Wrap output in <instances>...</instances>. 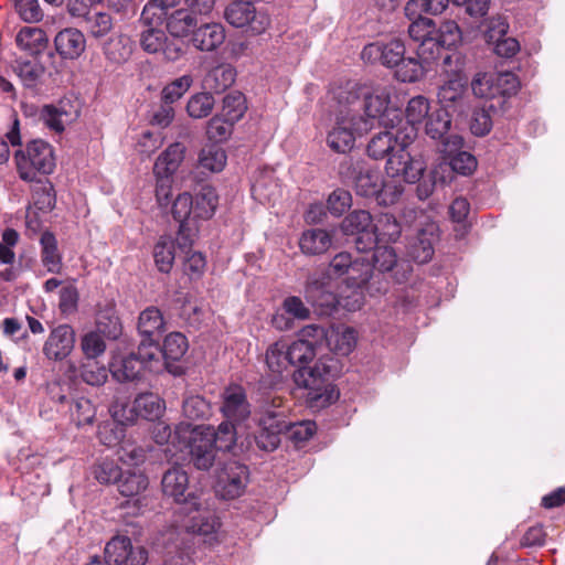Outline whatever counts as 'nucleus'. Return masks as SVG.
<instances>
[{
    "instance_id": "nucleus-1",
    "label": "nucleus",
    "mask_w": 565,
    "mask_h": 565,
    "mask_svg": "<svg viewBox=\"0 0 565 565\" xmlns=\"http://www.w3.org/2000/svg\"><path fill=\"white\" fill-rule=\"evenodd\" d=\"M331 96L356 117L355 129L359 132H369L376 125L393 128L394 122L401 120L397 110L388 107L391 93L387 87L369 88L348 82L333 88Z\"/></svg>"
},
{
    "instance_id": "nucleus-2",
    "label": "nucleus",
    "mask_w": 565,
    "mask_h": 565,
    "mask_svg": "<svg viewBox=\"0 0 565 565\" xmlns=\"http://www.w3.org/2000/svg\"><path fill=\"white\" fill-rule=\"evenodd\" d=\"M334 361L320 358L313 366H300L294 373L296 386L303 390V397L310 408H324L339 398V392L331 382Z\"/></svg>"
},
{
    "instance_id": "nucleus-3",
    "label": "nucleus",
    "mask_w": 565,
    "mask_h": 565,
    "mask_svg": "<svg viewBox=\"0 0 565 565\" xmlns=\"http://www.w3.org/2000/svg\"><path fill=\"white\" fill-rule=\"evenodd\" d=\"M14 161L20 178L32 182L38 174H50L55 168V158L52 147L43 140L29 142L25 149L18 150Z\"/></svg>"
},
{
    "instance_id": "nucleus-4",
    "label": "nucleus",
    "mask_w": 565,
    "mask_h": 565,
    "mask_svg": "<svg viewBox=\"0 0 565 565\" xmlns=\"http://www.w3.org/2000/svg\"><path fill=\"white\" fill-rule=\"evenodd\" d=\"M225 20L234 28L245 29L246 32L258 35L270 25L269 14L265 9H258L250 1L236 0L224 11Z\"/></svg>"
},
{
    "instance_id": "nucleus-5",
    "label": "nucleus",
    "mask_w": 565,
    "mask_h": 565,
    "mask_svg": "<svg viewBox=\"0 0 565 565\" xmlns=\"http://www.w3.org/2000/svg\"><path fill=\"white\" fill-rule=\"evenodd\" d=\"M415 139L414 130L405 135L402 148L394 152L386 162V172L392 177H402L408 183L417 182L423 175L426 163L422 156L412 154L407 148Z\"/></svg>"
},
{
    "instance_id": "nucleus-6",
    "label": "nucleus",
    "mask_w": 565,
    "mask_h": 565,
    "mask_svg": "<svg viewBox=\"0 0 565 565\" xmlns=\"http://www.w3.org/2000/svg\"><path fill=\"white\" fill-rule=\"evenodd\" d=\"M140 45L149 54H161L169 62H175L185 53V44L181 40L169 39L166 32L154 24H142Z\"/></svg>"
},
{
    "instance_id": "nucleus-7",
    "label": "nucleus",
    "mask_w": 565,
    "mask_h": 565,
    "mask_svg": "<svg viewBox=\"0 0 565 565\" xmlns=\"http://www.w3.org/2000/svg\"><path fill=\"white\" fill-rule=\"evenodd\" d=\"M356 120V117L345 109L344 106L337 104L335 126L327 136V143L333 151L338 153L350 151L354 146L355 136L364 134L355 129Z\"/></svg>"
},
{
    "instance_id": "nucleus-8",
    "label": "nucleus",
    "mask_w": 565,
    "mask_h": 565,
    "mask_svg": "<svg viewBox=\"0 0 565 565\" xmlns=\"http://www.w3.org/2000/svg\"><path fill=\"white\" fill-rule=\"evenodd\" d=\"M161 486L164 495L184 504L189 512L199 510L198 498L192 493L185 494L189 489V476L181 467L174 466L167 470L162 476Z\"/></svg>"
},
{
    "instance_id": "nucleus-9",
    "label": "nucleus",
    "mask_w": 565,
    "mask_h": 565,
    "mask_svg": "<svg viewBox=\"0 0 565 565\" xmlns=\"http://www.w3.org/2000/svg\"><path fill=\"white\" fill-rule=\"evenodd\" d=\"M148 552L142 546H132L127 536L113 537L105 546L107 565H145Z\"/></svg>"
},
{
    "instance_id": "nucleus-10",
    "label": "nucleus",
    "mask_w": 565,
    "mask_h": 565,
    "mask_svg": "<svg viewBox=\"0 0 565 565\" xmlns=\"http://www.w3.org/2000/svg\"><path fill=\"white\" fill-rule=\"evenodd\" d=\"M247 480V467L235 460H231L218 471L215 489L223 499H235L243 494Z\"/></svg>"
},
{
    "instance_id": "nucleus-11",
    "label": "nucleus",
    "mask_w": 565,
    "mask_h": 565,
    "mask_svg": "<svg viewBox=\"0 0 565 565\" xmlns=\"http://www.w3.org/2000/svg\"><path fill=\"white\" fill-rule=\"evenodd\" d=\"M164 411V402L154 393L139 394L131 407L121 409L122 414L119 415L114 411V417L120 423H134L137 418H145L148 420L158 419Z\"/></svg>"
},
{
    "instance_id": "nucleus-12",
    "label": "nucleus",
    "mask_w": 565,
    "mask_h": 565,
    "mask_svg": "<svg viewBox=\"0 0 565 565\" xmlns=\"http://www.w3.org/2000/svg\"><path fill=\"white\" fill-rule=\"evenodd\" d=\"M409 38L418 43L417 56L424 62L437 58V42H434L435 22L429 18H416L408 26Z\"/></svg>"
},
{
    "instance_id": "nucleus-13",
    "label": "nucleus",
    "mask_w": 565,
    "mask_h": 565,
    "mask_svg": "<svg viewBox=\"0 0 565 565\" xmlns=\"http://www.w3.org/2000/svg\"><path fill=\"white\" fill-rule=\"evenodd\" d=\"M373 222L374 220L367 211L358 210L344 217L341 230L345 235H360L356 239V247L364 250L375 245V236L372 233Z\"/></svg>"
},
{
    "instance_id": "nucleus-14",
    "label": "nucleus",
    "mask_w": 565,
    "mask_h": 565,
    "mask_svg": "<svg viewBox=\"0 0 565 565\" xmlns=\"http://www.w3.org/2000/svg\"><path fill=\"white\" fill-rule=\"evenodd\" d=\"M405 45L401 40L394 39L387 43L374 42L364 46L361 52L363 61L369 63L381 62L387 67H394L403 60Z\"/></svg>"
},
{
    "instance_id": "nucleus-15",
    "label": "nucleus",
    "mask_w": 565,
    "mask_h": 565,
    "mask_svg": "<svg viewBox=\"0 0 565 565\" xmlns=\"http://www.w3.org/2000/svg\"><path fill=\"white\" fill-rule=\"evenodd\" d=\"M74 345V329L68 324H60L51 330L43 345V354L51 361H62L72 353Z\"/></svg>"
},
{
    "instance_id": "nucleus-16",
    "label": "nucleus",
    "mask_w": 565,
    "mask_h": 565,
    "mask_svg": "<svg viewBox=\"0 0 565 565\" xmlns=\"http://www.w3.org/2000/svg\"><path fill=\"white\" fill-rule=\"evenodd\" d=\"M306 296L313 305L327 309L342 306L350 311H355L362 307L360 292H355V300H351V296L338 298L333 292L322 289V285L318 280H311L307 284Z\"/></svg>"
},
{
    "instance_id": "nucleus-17",
    "label": "nucleus",
    "mask_w": 565,
    "mask_h": 565,
    "mask_svg": "<svg viewBox=\"0 0 565 565\" xmlns=\"http://www.w3.org/2000/svg\"><path fill=\"white\" fill-rule=\"evenodd\" d=\"M212 433H203L199 427L192 430L190 456L193 465L200 470H209L215 460L216 447L211 441Z\"/></svg>"
},
{
    "instance_id": "nucleus-18",
    "label": "nucleus",
    "mask_w": 565,
    "mask_h": 565,
    "mask_svg": "<svg viewBox=\"0 0 565 565\" xmlns=\"http://www.w3.org/2000/svg\"><path fill=\"white\" fill-rule=\"evenodd\" d=\"M438 239V225L429 222L425 227L418 230L417 236L409 245V257L419 263H428L434 255V244Z\"/></svg>"
},
{
    "instance_id": "nucleus-19",
    "label": "nucleus",
    "mask_w": 565,
    "mask_h": 565,
    "mask_svg": "<svg viewBox=\"0 0 565 565\" xmlns=\"http://www.w3.org/2000/svg\"><path fill=\"white\" fill-rule=\"evenodd\" d=\"M222 412L228 420L243 422L250 414L245 391L239 385H231L223 393Z\"/></svg>"
},
{
    "instance_id": "nucleus-20",
    "label": "nucleus",
    "mask_w": 565,
    "mask_h": 565,
    "mask_svg": "<svg viewBox=\"0 0 565 565\" xmlns=\"http://www.w3.org/2000/svg\"><path fill=\"white\" fill-rule=\"evenodd\" d=\"M77 116L78 109L67 100H61L57 105H46L41 111L44 124L56 132H62Z\"/></svg>"
},
{
    "instance_id": "nucleus-21",
    "label": "nucleus",
    "mask_w": 565,
    "mask_h": 565,
    "mask_svg": "<svg viewBox=\"0 0 565 565\" xmlns=\"http://www.w3.org/2000/svg\"><path fill=\"white\" fill-rule=\"evenodd\" d=\"M383 182L380 170L363 164L354 168L353 186L358 195L376 199Z\"/></svg>"
},
{
    "instance_id": "nucleus-22",
    "label": "nucleus",
    "mask_w": 565,
    "mask_h": 565,
    "mask_svg": "<svg viewBox=\"0 0 565 565\" xmlns=\"http://www.w3.org/2000/svg\"><path fill=\"white\" fill-rule=\"evenodd\" d=\"M356 341V331L351 327L340 324L327 329L326 345L338 355H349L354 350Z\"/></svg>"
},
{
    "instance_id": "nucleus-23",
    "label": "nucleus",
    "mask_w": 565,
    "mask_h": 565,
    "mask_svg": "<svg viewBox=\"0 0 565 565\" xmlns=\"http://www.w3.org/2000/svg\"><path fill=\"white\" fill-rule=\"evenodd\" d=\"M198 14L192 12L185 6L173 10L167 14L166 29L172 39L180 40L186 38L198 26Z\"/></svg>"
},
{
    "instance_id": "nucleus-24",
    "label": "nucleus",
    "mask_w": 565,
    "mask_h": 565,
    "mask_svg": "<svg viewBox=\"0 0 565 565\" xmlns=\"http://www.w3.org/2000/svg\"><path fill=\"white\" fill-rule=\"evenodd\" d=\"M54 44L56 52L63 58L73 60L84 52L86 47V40L79 30L66 28L56 34Z\"/></svg>"
},
{
    "instance_id": "nucleus-25",
    "label": "nucleus",
    "mask_w": 565,
    "mask_h": 565,
    "mask_svg": "<svg viewBox=\"0 0 565 565\" xmlns=\"http://www.w3.org/2000/svg\"><path fill=\"white\" fill-rule=\"evenodd\" d=\"M403 130L393 131L386 130L374 136L367 146V153L374 159H383L384 157H391L394 152H397L402 148L403 139L405 135Z\"/></svg>"
},
{
    "instance_id": "nucleus-26",
    "label": "nucleus",
    "mask_w": 565,
    "mask_h": 565,
    "mask_svg": "<svg viewBox=\"0 0 565 565\" xmlns=\"http://www.w3.org/2000/svg\"><path fill=\"white\" fill-rule=\"evenodd\" d=\"M191 40L198 50L211 52L223 44L225 30L220 23H206L194 30Z\"/></svg>"
},
{
    "instance_id": "nucleus-27",
    "label": "nucleus",
    "mask_w": 565,
    "mask_h": 565,
    "mask_svg": "<svg viewBox=\"0 0 565 565\" xmlns=\"http://www.w3.org/2000/svg\"><path fill=\"white\" fill-rule=\"evenodd\" d=\"M143 369L146 367L140 360H138L135 352L127 355H114L109 365V371L119 382L134 381L138 379Z\"/></svg>"
},
{
    "instance_id": "nucleus-28",
    "label": "nucleus",
    "mask_w": 565,
    "mask_h": 565,
    "mask_svg": "<svg viewBox=\"0 0 565 565\" xmlns=\"http://www.w3.org/2000/svg\"><path fill=\"white\" fill-rule=\"evenodd\" d=\"M41 264L50 274H61L63 256L58 250L57 239L51 232H44L40 238Z\"/></svg>"
},
{
    "instance_id": "nucleus-29",
    "label": "nucleus",
    "mask_w": 565,
    "mask_h": 565,
    "mask_svg": "<svg viewBox=\"0 0 565 565\" xmlns=\"http://www.w3.org/2000/svg\"><path fill=\"white\" fill-rule=\"evenodd\" d=\"M227 162L225 150L217 143L205 145L199 152L198 168L202 172H221Z\"/></svg>"
},
{
    "instance_id": "nucleus-30",
    "label": "nucleus",
    "mask_w": 565,
    "mask_h": 565,
    "mask_svg": "<svg viewBox=\"0 0 565 565\" xmlns=\"http://www.w3.org/2000/svg\"><path fill=\"white\" fill-rule=\"evenodd\" d=\"M332 244V236L322 228H311L302 233L299 246L303 254L320 255L326 253Z\"/></svg>"
},
{
    "instance_id": "nucleus-31",
    "label": "nucleus",
    "mask_w": 565,
    "mask_h": 565,
    "mask_svg": "<svg viewBox=\"0 0 565 565\" xmlns=\"http://www.w3.org/2000/svg\"><path fill=\"white\" fill-rule=\"evenodd\" d=\"M236 71L230 64H221L212 68L203 79V86L210 92L220 94L235 82Z\"/></svg>"
},
{
    "instance_id": "nucleus-32",
    "label": "nucleus",
    "mask_w": 565,
    "mask_h": 565,
    "mask_svg": "<svg viewBox=\"0 0 565 565\" xmlns=\"http://www.w3.org/2000/svg\"><path fill=\"white\" fill-rule=\"evenodd\" d=\"M184 157V147L179 143L170 145L157 159L153 173L154 175L171 177L179 168Z\"/></svg>"
},
{
    "instance_id": "nucleus-33",
    "label": "nucleus",
    "mask_w": 565,
    "mask_h": 565,
    "mask_svg": "<svg viewBox=\"0 0 565 565\" xmlns=\"http://www.w3.org/2000/svg\"><path fill=\"white\" fill-rule=\"evenodd\" d=\"M149 486L148 477L142 472L127 471L122 472L118 482V491L127 498H137V502H141L145 497L141 494Z\"/></svg>"
},
{
    "instance_id": "nucleus-34",
    "label": "nucleus",
    "mask_w": 565,
    "mask_h": 565,
    "mask_svg": "<svg viewBox=\"0 0 565 565\" xmlns=\"http://www.w3.org/2000/svg\"><path fill=\"white\" fill-rule=\"evenodd\" d=\"M47 41L46 33L38 26H23L15 36L17 45L30 54L43 51Z\"/></svg>"
},
{
    "instance_id": "nucleus-35",
    "label": "nucleus",
    "mask_w": 565,
    "mask_h": 565,
    "mask_svg": "<svg viewBox=\"0 0 565 565\" xmlns=\"http://www.w3.org/2000/svg\"><path fill=\"white\" fill-rule=\"evenodd\" d=\"M218 195L212 186H203L193 198V218L209 220L217 207Z\"/></svg>"
},
{
    "instance_id": "nucleus-36",
    "label": "nucleus",
    "mask_w": 565,
    "mask_h": 565,
    "mask_svg": "<svg viewBox=\"0 0 565 565\" xmlns=\"http://www.w3.org/2000/svg\"><path fill=\"white\" fill-rule=\"evenodd\" d=\"M181 0H148L140 14L141 24H160L163 17L169 14Z\"/></svg>"
},
{
    "instance_id": "nucleus-37",
    "label": "nucleus",
    "mask_w": 565,
    "mask_h": 565,
    "mask_svg": "<svg viewBox=\"0 0 565 565\" xmlns=\"http://www.w3.org/2000/svg\"><path fill=\"white\" fill-rule=\"evenodd\" d=\"M233 420H225L221 423L215 429L212 426H198L203 433H212L211 441L217 450H230L235 445L236 431Z\"/></svg>"
},
{
    "instance_id": "nucleus-38",
    "label": "nucleus",
    "mask_w": 565,
    "mask_h": 565,
    "mask_svg": "<svg viewBox=\"0 0 565 565\" xmlns=\"http://www.w3.org/2000/svg\"><path fill=\"white\" fill-rule=\"evenodd\" d=\"M375 244L377 242H394L401 234V226L396 218L388 213L380 214L373 222Z\"/></svg>"
},
{
    "instance_id": "nucleus-39",
    "label": "nucleus",
    "mask_w": 565,
    "mask_h": 565,
    "mask_svg": "<svg viewBox=\"0 0 565 565\" xmlns=\"http://www.w3.org/2000/svg\"><path fill=\"white\" fill-rule=\"evenodd\" d=\"M434 42H437V57L443 47L451 49L461 42V30L456 21H444L438 29L435 28Z\"/></svg>"
},
{
    "instance_id": "nucleus-40",
    "label": "nucleus",
    "mask_w": 565,
    "mask_h": 565,
    "mask_svg": "<svg viewBox=\"0 0 565 565\" xmlns=\"http://www.w3.org/2000/svg\"><path fill=\"white\" fill-rule=\"evenodd\" d=\"M103 50L106 57L117 64L126 62L132 53L129 39L121 34L109 38L105 42Z\"/></svg>"
},
{
    "instance_id": "nucleus-41",
    "label": "nucleus",
    "mask_w": 565,
    "mask_h": 565,
    "mask_svg": "<svg viewBox=\"0 0 565 565\" xmlns=\"http://www.w3.org/2000/svg\"><path fill=\"white\" fill-rule=\"evenodd\" d=\"M138 330L147 338L160 334L164 330V320L161 311L156 307H148L141 311L138 319Z\"/></svg>"
},
{
    "instance_id": "nucleus-42",
    "label": "nucleus",
    "mask_w": 565,
    "mask_h": 565,
    "mask_svg": "<svg viewBox=\"0 0 565 565\" xmlns=\"http://www.w3.org/2000/svg\"><path fill=\"white\" fill-rule=\"evenodd\" d=\"M189 348L185 335L180 332H172L164 338L161 354L169 367L170 362L180 361Z\"/></svg>"
},
{
    "instance_id": "nucleus-43",
    "label": "nucleus",
    "mask_w": 565,
    "mask_h": 565,
    "mask_svg": "<svg viewBox=\"0 0 565 565\" xmlns=\"http://www.w3.org/2000/svg\"><path fill=\"white\" fill-rule=\"evenodd\" d=\"M82 26L93 38L99 39L107 35L113 29V19L106 12L90 11L85 14Z\"/></svg>"
},
{
    "instance_id": "nucleus-44",
    "label": "nucleus",
    "mask_w": 565,
    "mask_h": 565,
    "mask_svg": "<svg viewBox=\"0 0 565 565\" xmlns=\"http://www.w3.org/2000/svg\"><path fill=\"white\" fill-rule=\"evenodd\" d=\"M17 74L25 87L34 88L43 82L45 67L36 60L21 61Z\"/></svg>"
},
{
    "instance_id": "nucleus-45",
    "label": "nucleus",
    "mask_w": 565,
    "mask_h": 565,
    "mask_svg": "<svg viewBox=\"0 0 565 565\" xmlns=\"http://www.w3.org/2000/svg\"><path fill=\"white\" fill-rule=\"evenodd\" d=\"M153 258L161 273H170L175 258L174 241L169 236L160 237L153 248Z\"/></svg>"
},
{
    "instance_id": "nucleus-46",
    "label": "nucleus",
    "mask_w": 565,
    "mask_h": 565,
    "mask_svg": "<svg viewBox=\"0 0 565 565\" xmlns=\"http://www.w3.org/2000/svg\"><path fill=\"white\" fill-rule=\"evenodd\" d=\"M266 364L273 373L278 375L291 365L285 341H277L269 345L266 351Z\"/></svg>"
},
{
    "instance_id": "nucleus-47",
    "label": "nucleus",
    "mask_w": 565,
    "mask_h": 565,
    "mask_svg": "<svg viewBox=\"0 0 565 565\" xmlns=\"http://www.w3.org/2000/svg\"><path fill=\"white\" fill-rule=\"evenodd\" d=\"M430 104L424 96L413 97L406 107V119L411 125V128H406L404 132H411L414 130L416 135L415 126L422 124L431 113Z\"/></svg>"
},
{
    "instance_id": "nucleus-48",
    "label": "nucleus",
    "mask_w": 565,
    "mask_h": 565,
    "mask_svg": "<svg viewBox=\"0 0 565 565\" xmlns=\"http://www.w3.org/2000/svg\"><path fill=\"white\" fill-rule=\"evenodd\" d=\"M430 62H424L418 56L417 58L414 57H403V60L398 63L397 70H396V77L401 82L404 83H413L418 81L423 77L426 65Z\"/></svg>"
},
{
    "instance_id": "nucleus-49",
    "label": "nucleus",
    "mask_w": 565,
    "mask_h": 565,
    "mask_svg": "<svg viewBox=\"0 0 565 565\" xmlns=\"http://www.w3.org/2000/svg\"><path fill=\"white\" fill-rule=\"evenodd\" d=\"M360 264L359 269L355 273H347V284L352 288L351 300H355V292H360L363 297L362 288L366 286L370 279L373 277V268L364 257H359Z\"/></svg>"
},
{
    "instance_id": "nucleus-50",
    "label": "nucleus",
    "mask_w": 565,
    "mask_h": 565,
    "mask_svg": "<svg viewBox=\"0 0 565 565\" xmlns=\"http://www.w3.org/2000/svg\"><path fill=\"white\" fill-rule=\"evenodd\" d=\"M450 127V117L448 111L443 108H436L426 119V134L433 139L441 138Z\"/></svg>"
},
{
    "instance_id": "nucleus-51",
    "label": "nucleus",
    "mask_w": 565,
    "mask_h": 565,
    "mask_svg": "<svg viewBox=\"0 0 565 565\" xmlns=\"http://www.w3.org/2000/svg\"><path fill=\"white\" fill-rule=\"evenodd\" d=\"M247 109L246 98L241 92H232L223 99L222 115L230 121H238Z\"/></svg>"
},
{
    "instance_id": "nucleus-52",
    "label": "nucleus",
    "mask_w": 565,
    "mask_h": 565,
    "mask_svg": "<svg viewBox=\"0 0 565 565\" xmlns=\"http://www.w3.org/2000/svg\"><path fill=\"white\" fill-rule=\"evenodd\" d=\"M214 104V97L211 93H198L188 100L186 111L192 118H204L212 113Z\"/></svg>"
},
{
    "instance_id": "nucleus-53",
    "label": "nucleus",
    "mask_w": 565,
    "mask_h": 565,
    "mask_svg": "<svg viewBox=\"0 0 565 565\" xmlns=\"http://www.w3.org/2000/svg\"><path fill=\"white\" fill-rule=\"evenodd\" d=\"M135 353L146 369L156 371L160 366L159 347L151 338L146 337Z\"/></svg>"
},
{
    "instance_id": "nucleus-54",
    "label": "nucleus",
    "mask_w": 565,
    "mask_h": 565,
    "mask_svg": "<svg viewBox=\"0 0 565 565\" xmlns=\"http://www.w3.org/2000/svg\"><path fill=\"white\" fill-rule=\"evenodd\" d=\"M473 94L480 98H495L498 92L495 87V73L477 74L471 83Z\"/></svg>"
},
{
    "instance_id": "nucleus-55",
    "label": "nucleus",
    "mask_w": 565,
    "mask_h": 565,
    "mask_svg": "<svg viewBox=\"0 0 565 565\" xmlns=\"http://www.w3.org/2000/svg\"><path fill=\"white\" fill-rule=\"evenodd\" d=\"M81 349L88 360H95L106 351V343L102 334L96 331L85 333L81 339Z\"/></svg>"
},
{
    "instance_id": "nucleus-56",
    "label": "nucleus",
    "mask_w": 565,
    "mask_h": 565,
    "mask_svg": "<svg viewBox=\"0 0 565 565\" xmlns=\"http://www.w3.org/2000/svg\"><path fill=\"white\" fill-rule=\"evenodd\" d=\"M18 15L26 23L42 21L44 13L39 0H12Z\"/></svg>"
},
{
    "instance_id": "nucleus-57",
    "label": "nucleus",
    "mask_w": 565,
    "mask_h": 565,
    "mask_svg": "<svg viewBox=\"0 0 565 565\" xmlns=\"http://www.w3.org/2000/svg\"><path fill=\"white\" fill-rule=\"evenodd\" d=\"M360 259H353L351 254L341 252L330 262L329 274L334 277H341L347 273H355L359 269Z\"/></svg>"
},
{
    "instance_id": "nucleus-58",
    "label": "nucleus",
    "mask_w": 565,
    "mask_h": 565,
    "mask_svg": "<svg viewBox=\"0 0 565 565\" xmlns=\"http://www.w3.org/2000/svg\"><path fill=\"white\" fill-rule=\"evenodd\" d=\"M183 415L190 420L205 418L210 414L209 403L201 396H189L182 405Z\"/></svg>"
},
{
    "instance_id": "nucleus-59",
    "label": "nucleus",
    "mask_w": 565,
    "mask_h": 565,
    "mask_svg": "<svg viewBox=\"0 0 565 565\" xmlns=\"http://www.w3.org/2000/svg\"><path fill=\"white\" fill-rule=\"evenodd\" d=\"M118 459L128 466H139L145 462L147 451L141 447L130 441H125L117 450Z\"/></svg>"
},
{
    "instance_id": "nucleus-60",
    "label": "nucleus",
    "mask_w": 565,
    "mask_h": 565,
    "mask_svg": "<svg viewBox=\"0 0 565 565\" xmlns=\"http://www.w3.org/2000/svg\"><path fill=\"white\" fill-rule=\"evenodd\" d=\"M491 110H494V106L482 107L475 109L470 122L471 132L476 136H484L492 128V116Z\"/></svg>"
},
{
    "instance_id": "nucleus-61",
    "label": "nucleus",
    "mask_w": 565,
    "mask_h": 565,
    "mask_svg": "<svg viewBox=\"0 0 565 565\" xmlns=\"http://www.w3.org/2000/svg\"><path fill=\"white\" fill-rule=\"evenodd\" d=\"M372 260L374 268L382 273L391 271L395 267H398L396 253L388 246H376L373 252Z\"/></svg>"
},
{
    "instance_id": "nucleus-62",
    "label": "nucleus",
    "mask_w": 565,
    "mask_h": 565,
    "mask_svg": "<svg viewBox=\"0 0 565 565\" xmlns=\"http://www.w3.org/2000/svg\"><path fill=\"white\" fill-rule=\"evenodd\" d=\"M81 377L88 385L100 386L107 381L108 371L105 366L98 365L94 361H89L82 365Z\"/></svg>"
},
{
    "instance_id": "nucleus-63",
    "label": "nucleus",
    "mask_w": 565,
    "mask_h": 565,
    "mask_svg": "<svg viewBox=\"0 0 565 565\" xmlns=\"http://www.w3.org/2000/svg\"><path fill=\"white\" fill-rule=\"evenodd\" d=\"M326 338L327 329L317 324H309L299 331L297 340L318 351L319 348L326 344Z\"/></svg>"
},
{
    "instance_id": "nucleus-64",
    "label": "nucleus",
    "mask_w": 565,
    "mask_h": 565,
    "mask_svg": "<svg viewBox=\"0 0 565 565\" xmlns=\"http://www.w3.org/2000/svg\"><path fill=\"white\" fill-rule=\"evenodd\" d=\"M97 331L108 339H117L121 334L119 318L113 313H99L96 321Z\"/></svg>"
}]
</instances>
